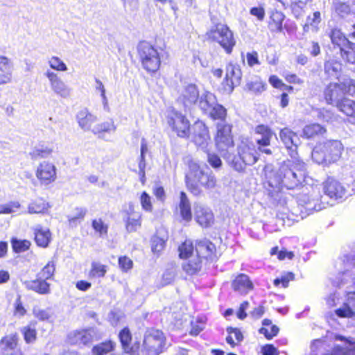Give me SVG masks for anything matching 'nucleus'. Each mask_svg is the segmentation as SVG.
<instances>
[{"instance_id":"f257e3e1","label":"nucleus","mask_w":355,"mask_h":355,"mask_svg":"<svg viewBox=\"0 0 355 355\" xmlns=\"http://www.w3.org/2000/svg\"><path fill=\"white\" fill-rule=\"evenodd\" d=\"M306 164L300 159L284 161L279 169L267 175L268 184L272 188L293 189L305 181Z\"/></svg>"},{"instance_id":"f03ea898","label":"nucleus","mask_w":355,"mask_h":355,"mask_svg":"<svg viewBox=\"0 0 355 355\" xmlns=\"http://www.w3.org/2000/svg\"><path fill=\"white\" fill-rule=\"evenodd\" d=\"M344 147L338 140H327L318 144L312 151L313 160L324 166H329L338 161Z\"/></svg>"},{"instance_id":"7ed1b4c3","label":"nucleus","mask_w":355,"mask_h":355,"mask_svg":"<svg viewBox=\"0 0 355 355\" xmlns=\"http://www.w3.org/2000/svg\"><path fill=\"white\" fill-rule=\"evenodd\" d=\"M259 147L248 138L241 140L238 146V154L239 157H232L230 155V160L227 162L236 171H241L245 168V165H252L257 162L259 158Z\"/></svg>"},{"instance_id":"20e7f679","label":"nucleus","mask_w":355,"mask_h":355,"mask_svg":"<svg viewBox=\"0 0 355 355\" xmlns=\"http://www.w3.org/2000/svg\"><path fill=\"white\" fill-rule=\"evenodd\" d=\"M207 40L218 43L224 51L230 54L236 45L233 32L227 25L218 23L212 26L206 33Z\"/></svg>"},{"instance_id":"39448f33","label":"nucleus","mask_w":355,"mask_h":355,"mask_svg":"<svg viewBox=\"0 0 355 355\" xmlns=\"http://www.w3.org/2000/svg\"><path fill=\"white\" fill-rule=\"evenodd\" d=\"M214 141L216 147L222 156L225 159L230 160V150L234 147L232 125L225 121L217 123Z\"/></svg>"},{"instance_id":"423d86ee","label":"nucleus","mask_w":355,"mask_h":355,"mask_svg":"<svg viewBox=\"0 0 355 355\" xmlns=\"http://www.w3.org/2000/svg\"><path fill=\"white\" fill-rule=\"evenodd\" d=\"M350 167L352 171L350 172L353 179L352 192L349 191L340 182L328 178L323 183L324 193L331 199L338 200L346 198L348 196L355 193V161H352Z\"/></svg>"},{"instance_id":"0eeeda50","label":"nucleus","mask_w":355,"mask_h":355,"mask_svg":"<svg viewBox=\"0 0 355 355\" xmlns=\"http://www.w3.org/2000/svg\"><path fill=\"white\" fill-rule=\"evenodd\" d=\"M139 58L143 67L148 72H156L160 67L161 60L158 51L148 42L139 44Z\"/></svg>"},{"instance_id":"6e6552de","label":"nucleus","mask_w":355,"mask_h":355,"mask_svg":"<svg viewBox=\"0 0 355 355\" xmlns=\"http://www.w3.org/2000/svg\"><path fill=\"white\" fill-rule=\"evenodd\" d=\"M188 168V171L185 174L186 186L191 193L198 196L202 192L200 183L204 171L201 169L200 165L193 160L189 162Z\"/></svg>"},{"instance_id":"1a4fd4ad","label":"nucleus","mask_w":355,"mask_h":355,"mask_svg":"<svg viewBox=\"0 0 355 355\" xmlns=\"http://www.w3.org/2000/svg\"><path fill=\"white\" fill-rule=\"evenodd\" d=\"M198 98L199 91L194 84L182 85L177 90V103L182 105L185 110H190L195 105Z\"/></svg>"},{"instance_id":"9d476101","label":"nucleus","mask_w":355,"mask_h":355,"mask_svg":"<svg viewBox=\"0 0 355 355\" xmlns=\"http://www.w3.org/2000/svg\"><path fill=\"white\" fill-rule=\"evenodd\" d=\"M168 123L180 137L186 138L189 135L190 122L184 115L172 110L168 114Z\"/></svg>"},{"instance_id":"9b49d317","label":"nucleus","mask_w":355,"mask_h":355,"mask_svg":"<svg viewBox=\"0 0 355 355\" xmlns=\"http://www.w3.org/2000/svg\"><path fill=\"white\" fill-rule=\"evenodd\" d=\"M47 78L51 91L58 96L68 98L71 96L72 89L70 88L55 71L47 69L44 73Z\"/></svg>"},{"instance_id":"f8f14e48","label":"nucleus","mask_w":355,"mask_h":355,"mask_svg":"<svg viewBox=\"0 0 355 355\" xmlns=\"http://www.w3.org/2000/svg\"><path fill=\"white\" fill-rule=\"evenodd\" d=\"M35 176L41 185L48 186L57 179V168L53 162L44 160L38 164Z\"/></svg>"},{"instance_id":"ddd939ff","label":"nucleus","mask_w":355,"mask_h":355,"mask_svg":"<svg viewBox=\"0 0 355 355\" xmlns=\"http://www.w3.org/2000/svg\"><path fill=\"white\" fill-rule=\"evenodd\" d=\"M191 140L195 145L205 152H208L211 138L208 128L201 121L194 123L192 126Z\"/></svg>"},{"instance_id":"4468645a","label":"nucleus","mask_w":355,"mask_h":355,"mask_svg":"<svg viewBox=\"0 0 355 355\" xmlns=\"http://www.w3.org/2000/svg\"><path fill=\"white\" fill-rule=\"evenodd\" d=\"M299 205L305 208L309 212L313 211H320L326 207V204L322 202L320 199L318 191L312 190L311 193H302L297 197Z\"/></svg>"},{"instance_id":"2eb2a0df","label":"nucleus","mask_w":355,"mask_h":355,"mask_svg":"<svg viewBox=\"0 0 355 355\" xmlns=\"http://www.w3.org/2000/svg\"><path fill=\"white\" fill-rule=\"evenodd\" d=\"M255 133L260 135V138L257 139V144L259 146V150L266 155H271L272 151L267 146L270 145V141L275 133L266 125H259L255 128Z\"/></svg>"},{"instance_id":"dca6fc26","label":"nucleus","mask_w":355,"mask_h":355,"mask_svg":"<svg viewBox=\"0 0 355 355\" xmlns=\"http://www.w3.org/2000/svg\"><path fill=\"white\" fill-rule=\"evenodd\" d=\"M165 338L162 331L159 330H152L149 334L145 336L144 345L146 349L157 355L162 352V349L164 345Z\"/></svg>"},{"instance_id":"f3484780","label":"nucleus","mask_w":355,"mask_h":355,"mask_svg":"<svg viewBox=\"0 0 355 355\" xmlns=\"http://www.w3.org/2000/svg\"><path fill=\"white\" fill-rule=\"evenodd\" d=\"M279 137L285 147L288 150L290 155L294 157L300 141L297 134L291 129L284 128L280 130Z\"/></svg>"},{"instance_id":"a211bd4d","label":"nucleus","mask_w":355,"mask_h":355,"mask_svg":"<svg viewBox=\"0 0 355 355\" xmlns=\"http://www.w3.org/2000/svg\"><path fill=\"white\" fill-rule=\"evenodd\" d=\"M345 94L344 88L340 83H330L324 90V97L326 102L329 105L336 104L343 98Z\"/></svg>"},{"instance_id":"6ab92c4d","label":"nucleus","mask_w":355,"mask_h":355,"mask_svg":"<svg viewBox=\"0 0 355 355\" xmlns=\"http://www.w3.org/2000/svg\"><path fill=\"white\" fill-rule=\"evenodd\" d=\"M194 215L197 223L203 227H210L214 222L211 210L202 205H195Z\"/></svg>"},{"instance_id":"aec40b11","label":"nucleus","mask_w":355,"mask_h":355,"mask_svg":"<svg viewBox=\"0 0 355 355\" xmlns=\"http://www.w3.org/2000/svg\"><path fill=\"white\" fill-rule=\"evenodd\" d=\"M94 335V329L89 328L70 333L68 336V339L71 344L85 345L92 341Z\"/></svg>"},{"instance_id":"412c9836","label":"nucleus","mask_w":355,"mask_h":355,"mask_svg":"<svg viewBox=\"0 0 355 355\" xmlns=\"http://www.w3.org/2000/svg\"><path fill=\"white\" fill-rule=\"evenodd\" d=\"M234 291L245 295L251 291L254 285L250 277L245 274H239L232 283Z\"/></svg>"},{"instance_id":"4be33fe9","label":"nucleus","mask_w":355,"mask_h":355,"mask_svg":"<svg viewBox=\"0 0 355 355\" xmlns=\"http://www.w3.org/2000/svg\"><path fill=\"white\" fill-rule=\"evenodd\" d=\"M335 313L340 318H352L355 315V292L347 293L345 302Z\"/></svg>"},{"instance_id":"5701e85b","label":"nucleus","mask_w":355,"mask_h":355,"mask_svg":"<svg viewBox=\"0 0 355 355\" xmlns=\"http://www.w3.org/2000/svg\"><path fill=\"white\" fill-rule=\"evenodd\" d=\"M76 120L79 127L84 131H92V125L97 121V116L88 109L84 108L78 112Z\"/></svg>"},{"instance_id":"b1692460","label":"nucleus","mask_w":355,"mask_h":355,"mask_svg":"<svg viewBox=\"0 0 355 355\" xmlns=\"http://www.w3.org/2000/svg\"><path fill=\"white\" fill-rule=\"evenodd\" d=\"M51 206L42 197L32 200L28 205L27 212L30 214H48Z\"/></svg>"},{"instance_id":"393cba45","label":"nucleus","mask_w":355,"mask_h":355,"mask_svg":"<svg viewBox=\"0 0 355 355\" xmlns=\"http://www.w3.org/2000/svg\"><path fill=\"white\" fill-rule=\"evenodd\" d=\"M168 239V233L164 229L157 230L151 238V250L154 254H159L166 246Z\"/></svg>"},{"instance_id":"a878e982","label":"nucleus","mask_w":355,"mask_h":355,"mask_svg":"<svg viewBox=\"0 0 355 355\" xmlns=\"http://www.w3.org/2000/svg\"><path fill=\"white\" fill-rule=\"evenodd\" d=\"M242 73L239 66L230 64L226 67L225 79L227 85L232 88L240 85L241 81Z\"/></svg>"},{"instance_id":"bb28decb","label":"nucleus","mask_w":355,"mask_h":355,"mask_svg":"<svg viewBox=\"0 0 355 355\" xmlns=\"http://www.w3.org/2000/svg\"><path fill=\"white\" fill-rule=\"evenodd\" d=\"M178 209L182 219L185 222H190L192 219V212L190 201L185 192L181 191Z\"/></svg>"},{"instance_id":"cd10ccee","label":"nucleus","mask_w":355,"mask_h":355,"mask_svg":"<svg viewBox=\"0 0 355 355\" xmlns=\"http://www.w3.org/2000/svg\"><path fill=\"white\" fill-rule=\"evenodd\" d=\"M215 250L216 247L214 244L207 239L199 241L196 244V255L201 259H211Z\"/></svg>"},{"instance_id":"c85d7f7f","label":"nucleus","mask_w":355,"mask_h":355,"mask_svg":"<svg viewBox=\"0 0 355 355\" xmlns=\"http://www.w3.org/2000/svg\"><path fill=\"white\" fill-rule=\"evenodd\" d=\"M25 287L42 295L50 293V284L46 280L38 278L33 281H25L24 283Z\"/></svg>"},{"instance_id":"c756f323","label":"nucleus","mask_w":355,"mask_h":355,"mask_svg":"<svg viewBox=\"0 0 355 355\" xmlns=\"http://www.w3.org/2000/svg\"><path fill=\"white\" fill-rule=\"evenodd\" d=\"M13 63L10 59L4 55H0V72L3 76V83L12 81Z\"/></svg>"},{"instance_id":"7c9ffc66","label":"nucleus","mask_w":355,"mask_h":355,"mask_svg":"<svg viewBox=\"0 0 355 355\" xmlns=\"http://www.w3.org/2000/svg\"><path fill=\"white\" fill-rule=\"evenodd\" d=\"M324 73L331 78L338 79L342 73V64L335 60L329 59L324 62Z\"/></svg>"},{"instance_id":"2f4dec72","label":"nucleus","mask_w":355,"mask_h":355,"mask_svg":"<svg viewBox=\"0 0 355 355\" xmlns=\"http://www.w3.org/2000/svg\"><path fill=\"white\" fill-rule=\"evenodd\" d=\"M216 103V100L215 96L209 92H205L200 96L199 95V98L197 101L198 107L205 113H208Z\"/></svg>"},{"instance_id":"473e14b6","label":"nucleus","mask_w":355,"mask_h":355,"mask_svg":"<svg viewBox=\"0 0 355 355\" xmlns=\"http://www.w3.org/2000/svg\"><path fill=\"white\" fill-rule=\"evenodd\" d=\"M35 240L38 246L46 248L51 241V232L49 229L37 226L35 229Z\"/></svg>"},{"instance_id":"72a5a7b5","label":"nucleus","mask_w":355,"mask_h":355,"mask_svg":"<svg viewBox=\"0 0 355 355\" xmlns=\"http://www.w3.org/2000/svg\"><path fill=\"white\" fill-rule=\"evenodd\" d=\"M284 19L285 15L281 11H272L270 16V21L268 24L269 29L272 32H281L282 31V23Z\"/></svg>"},{"instance_id":"f704fd0d","label":"nucleus","mask_w":355,"mask_h":355,"mask_svg":"<svg viewBox=\"0 0 355 355\" xmlns=\"http://www.w3.org/2000/svg\"><path fill=\"white\" fill-rule=\"evenodd\" d=\"M321 22V15L318 11L314 12L312 15H309L306 23L303 26L304 32L311 31L317 33L319 30V24Z\"/></svg>"},{"instance_id":"c9c22d12","label":"nucleus","mask_w":355,"mask_h":355,"mask_svg":"<svg viewBox=\"0 0 355 355\" xmlns=\"http://www.w3.org/2000/svg\"><path fill=\"white\" fill-rule=\"evenodd\" d=\"M119 338L123 351L127 354L133 353V347L131 345L132 334L128 327H124L119 334Z\"/></svg>"},{"instance_id":"e433bc0d","label":"nucleus","mask_w":355,"mask_h":355,"mask_svg":"<svg viewBox=\"0 0 355 355\" xmlns=\"http://www.w3.org/2000/svg\"><path fill=\"white\" fill-rule=\"evenodd\" d=\"M116 125L112 120L107 121L94 125L92 132L103 137L105 133H113L116 130Z\"/></svg>"},{"instance_id":"4c0bfd02","label":"nucleus","mask_w":355,"mask_h":355,"mask_svg":"<svg viewBox=\"0 0 355 355\" xmlns=\"http://www.w3.org/2000/svg\"><path fill=\"white\" fill-rule=\"evenodd\" d=\"M188 259V261L182 266L183 269L187 274L193 275L200 270L202 266V259L197 255L191 256Z\"/></svg>"},{"instance_id":"58836bf2","label":"nucleus","mask_w":355,"mask_h":355,"mask_svg":"<svg viewBox=\"0 0 355 355\" xmlns=\"http://www.w3.org/2000/svg\"><path fill=\"white\" fill-rule=\"evenodd\" d=\"M123 220L125 223L127 232H135L141 227L142 214L139 215H135L130 217L123 218Z\"/></svg>"},{"instance_id":"ea45409f","label":"nucleus","mask_w":355,"mask_h":355,"mask_svg":"<svg viewBox=\"0 0 355 355\" xmlns=\"http://www.w3.org/2000/svg\"><path fill=\"white\" fill-rule=\"evenodd\" d=\"M115 345L114 342L106 340L94 346L92 349V353L93 355H106L114 349Z\"/></svg>"},{"instance_id":"a19ab883","label":"nucleus","mask_w":355,"mask_h":355,"mask_svg":"<svg viewBox=\"0 0 355 355\" xmlns=\"http://www.w3.org/2000/svg\"><path fill=\"white\" fill-rule=\"evenodd\" d=\"M336 107L347 116L355 117V101L349 98H343Z\"/></svg>"},{"instance_id":"79ce46f5","label":"nucleus","mask_w":355,"mask_h":355,"mask_svg":"<svg viewBox=\"0 0 355 355\" xmlns=\"http://www.w3.org/2000/svg\"><path fill=\"white\" fill-rule=\"evenodd\" d=\"M53 152V148L47 145H39L35 146L31 152L30 156L32 159H37L38 157L46 158L49 157Z\"/></svg>"},{"instance_id":"37998d69","label":"nucleus","mask_w":355,"mask_h":355,"mask_svg":"<svg viewBox=\"0 0 355 355\" xmlns=\"http://www.w3.org/2000/svg\"><path fill=\"white\" fill-rule=\"evenodd\" d=\"M33 314L40 321H51L54 318V313L51 308L42 309L39 306H34Z\"/></svg>"},{"instance_id":"c03bdc74","label":"nucleus","mask_w":355,"mask_h":355,"mask_svg":"<svg viewBox=\"0 0 355 355\" xmlns=\"http://www.w3.org/2000/svg\"><path fill=\"white\" fill-rule=\"evenodd\" d=\"M342 58L347 62L355 64V44L347 42V45L340 47Z\"/></svg>"},{"instance_id":"a18cd8bd","label":"nucleus","mask_w":355,"mask_h":355,"mask_svg":"<svg viewBox=\"0 0 355 355\" xmlns=\"http://www.w3.org/2000/svg\"><path fill=\"white\" fill-rule=\"evenodd\" d=\"M227 332L228 336L226 338V341L232 346H235L236 343H241L243 339V334L238 328L228 327Z\"/></svg>"},{"instance_id":"49530a36","label":"nucleus","mask_w":355,"mask_h":355,"mask_svg":"<svg viewBox=\"0 0 355 355\" xmlns=\"http://www.w3.org/2000/svg\"><path fill=\"white\" fill-rule=\"evenodd\" d=\"M17 345V336L16 334H10L4 336L0 341V349L6 352L7 350L14 349Z\"/></svg>"},{"instance_id":"de8ad7c7","label":"nucleus","mask_w":355,"mask_h":355,"mask_svg":"<svg viewBox=\"0 0 355 355\" xmlns=\"http://www.w3.org/2000/svg\"><path fill=\"white\" fill-rule=\"evenodd\" d=\"M47 63L50 67V70L57 71H67L68 67L64 61L56 55H52L48 58Z\"/></svg>"},{"instance_id":"09e8293b","label":"nucleus","mask_w":355,"mask_h":355,"mask_svg":"<svg viewBox=\"0 0 355 355\" xmlns=\"http://www.w3.org/2000/svg\"><path fill=\"white\" fill-rule=\"evenodd\" d=\"M326 130L318 123H313L306 125L303 129V134L307 138L313 137L318 135H322Z\"/></svg>"},{"instance_id":"8fccbe9b","label":"nucleus","mask_w":355,"mask_h":355,"mask_svg":"<svg viewBox=\"0 0 355 355\" xmlns=\"http://www.w3.org/2000/svg\"><path fill=\"white\" fill-rule=\"evenodd\" d=\"M107 272V266L99 262L94 261L91 264V270L89 272L90 278L103 277Z\"/></svg>"},{"instance_id":"3c124183","label":"nucleus","mask_w":355,"mask_h":355,"mask_svg":"<svg viewBox=\"0 0 355 355\" xmlns=\"http://www.w3.org/2000/svg\"><path fill=\"white\" fill-rule=\"evenodd\" d=\"M95 90L99 92L101 98V103L104 110L110 111L108 98L106 96V89L103 83L98 78L95 79Z\"/></svg>"},{"instance_id":"603ef678","label":"nucleus","mask_w":355,"mask_h":355,"mask_svg":"<svg viewBox=\"0 0 355 355\" xmlns=\"http://www.w3.org/2000/svg\"><path fill=\"white\" fill-rule=\"evenodd\" d=\"M207 114H209L214 119H219L220 121H225L224 120L227 115V111L223 106L216 103Z\"/></svg>"},{"instance_id":"864d4df0","label":"nucleus","mask_w":355,"mask_h":355,"mask_svg":"<svg viewBox=\"0 0 355 355\" xmlns=\"http://www.w3.org/2000/svg\"><path fill=\"white\" fill-rule=\"evenodd\" d=\"M216 182V180L212 172H204L201 177L200 188L212 189L215 187Z\"/></svg>"},{"instance_id":"5fc2aeb1","label":"nucleus","mask_w":355,"mask_h":355,"mask_svg":"<svg viewBox=\"0 0 355 355\" xmlns=\"http://www.w3.org/2000/svg\"><path fill=\"white\" fill-rule=\"evenodd\" d=\"M180 257L181 259H187L193 256V246L190 241H185L178 248Z\"/></svg>"},{"instance_id":"6e6d98bb","label":"nucleus","mask_w":355,"mask_h":355,"mask_svg":"<svg viewBox=\"0 0 355 355\" xmlns=\"http://www.w3.org/2000/svg\"><path fill=\"white\" fill-rule=\"evenodd\" d=\"M55 270V263L53 261H49L46 265L41 270L37 276L44 280L50 279L53 277Z\"/></svg>"},{"instance_id":"4d7b16f0","label":"nucleus","mask_w":355,"mask_h":355,"mask_svg":"<svg viewBox=\"0 0 355 355\" xmlns=\"http://www.w3.org/2000/svg\"><path fill=\"white\" fill-rule=\"evenodd\" d=\"M92 227L99 234V236L104 237L107 234L108 226L101 218H96L92 220Z\"/></svg>"},{"instance_id":"13d9d810","label":"nucleus","mask_w":355,"mask_h":355,"mask_svg":"<svg viewBox=\"0 0 355 355\" xmlns=\"http://www.w3.org/2000/svg\"><path fill=\"white\" fill-rule=\"evenodd\" d=\"M139 202L144 211L146 212H151L153 211L152 198L146 191H143L141 193Z\"/></svg>"},{"instance_id":"bf43d9fd","label":"nucleus","mask_w":355,"mask_h":355,"mask_svg":"<svg viewBox=\"0 0 355 355\" xmlns=\"http://www.w3.org/2000/svg\"><path fill=\"white\" fill-rule=\"evenodd\" d=\"M11 243L13 250L17 253L25 252L31 245V242L28 240L13 239Z\"/></svg>"},{"instance_id":"052dcab7","label":"nucleus","mask_w":355,"mask_h":355,"mask_svg":"<svg viewBox=\"0 0 355 355\" xmlns=\"http://www.w3.org/2000/svg\"><path fill=\"white\" fill-rule=\"evenodd\" d=\"M331 40L334 44L338 46L340 48L347 45V42H349L338 30H333L331 31Z\"/></svg>"},{"instance_id":"680f3d73","label":"nucleus","mask_w":355,"mask_h":355,"mask_svg":"<svg viewBox=\"0 0 355 355\" xmlns=\"http://www.w3.org/2000/svg\"><path fill=\"white\" fill-rule=\"evenodd\" d=\"M247 87L250 91L259 93L265 90V84L259 78H255L254 80L247 83Z\"/></svg>"},{"instance_id":"e2e57ef3","label":"nucleus","mask_w":355,"mask_h":355,"mask_svg":"<svg viewBox=\"0 0 355 355\" xmlns=\"http://www.w3.org/2000/svg\"><path fill=\"white\" fill-rule=\"evenodd\" d=\"M121 213L123 218L141 214V211L137 210L136 207L132 202H129L128 203L124 205Z\"/></svg>"},{"instance_id":"0e129e2a","label":"nucleus","mask_w":355,"mask_h":355,"mask_svg":"<svg viewBox=\"0 0 355 355\" xmlns=\"http://www.w3.org/2000/svg\"><path fill=\"white\" fill-rule=\"evenodd\" d=\"M21 207L18 201H12L0 207V214H11L17 211Z\"/></svg>"},{"instance_id":"69168bd1","label":"nucleus","mask_w":355,"mask_h":355,"mask_svg":"<svg viewBox=\"0 0 355 355\" xmlns=\"http://www.w3.org/2000/svg\"><path fill=\"white\" fill-rule=\"evenodd\" d=\"M21 332L24 335V338L25 341L27 343H33L36 339V330L34 328H31L30 327H24L21 329Z\"/></svg>"},{"instance_id":"338daca9","label":"nucleus","mask_w":355,"mask_h":355,"mask_svg":"<svg viewBox=\"0 0 355 355\" xmlns=\"http://www.w3.org/2000/svg\"><path fill=\"white\" fill-rule=\"evenodd\" d=\"M294 279V275L292 272H287L282 275L280 278H277L274 280V284L279 286L280 284L282 287L286 288L288 286L290 281Z\"/></svg>"},{"instance_id":"774afa93","label":"nucleus","mask_w":355,"mask_h":355,"mask_svg":"<svg viewBox=\"0 0 355 355\" xmlns=\"http://www.w3.org/2000/svg\"><path fill=\"white\" fill-rule=\"evenodd\" d=\"M344 88L345 94H347L351 96L355 95V80L353 79H345L340 83Z\"/></svg>"}]
</instances>
